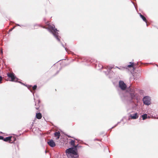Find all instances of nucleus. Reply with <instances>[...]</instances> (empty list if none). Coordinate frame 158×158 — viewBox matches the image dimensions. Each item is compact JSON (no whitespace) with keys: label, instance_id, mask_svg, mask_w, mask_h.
<instances>
[{"label":"nucleus","instance_id":"9b49d317","mask_svg":"<svg viewBox=\"0 0 158 158\" xmlns=\"http://www.w3.org/2000/svg\"><path fill=\"white\" fill-rule=\"evenodd\" d=\"M36 118L38 119H40L42 118L41 114L40 113H36Z\"/></svg>","mask_w":158,"mask_h":158},{"label":"nucleus","instance_id":"412c9836","mask_svg":"<svg viewBox=\"0 0 158 158\" xmlns=\"http://www.w3.org/2000/svg\"><path fill=\"white\" fill-rule=\"evenodd\" d=\"M62 46L64 47V48H65V50H66V51L68 53H70L68 51V49L66 48H65L64 46V45L63 44H62Z\"/></svg>","mask_w":158,"mask_h":158},{"label":"nucleus","instance_id":"9d476101","mask_svg":"<svg viewBox=\"0 0 158 158\" xmlns=\"http://www.w3.org/2000/svg\"><path fill=\"white\" fill-rule=\"evenodd\" d=\"M139 14L140 17L145 22L147 23V21L145 17H144L143 15L141 13H139Z\"/></svg>","mask_w":158,"mask_h":158},{"label":"nucleus","instance_id":"f8f14e48","mask_svg":"<svg viewBox=\"0 0 158 158\" xmlns=\"http://www.w3.org/2000/svg\"><path fill=\"white\" fill-rule=\"evenodd\" d=\"M116 68H118V69H121L120 68H118V67H116L115 68H114L113 67H111V66H109V67H108V70H107L108 73H109L110 71L112 69L114 68V69H115Z\"/></svg>","mask_w":158,"mask_h":158},{"label":"nucleus","instance_id":"bb28decb","mask_svg":"<svg viewBox=\"0 0 158 158\" xmlns=\"http://www.w3.org/2000/svg\"><path fill=\"white\" fill-rule=\"evenodd\" d=\"M30 91L31 92H32L33 93V95H34V92H33L32 90L31 89H30Z\"/></svg>","mask_w":158,"mask_h":158},{"label":"nucleus","instance_id":"7ed1b4c3","mask_svg":"<svg viewBox=\"0 0 158 158\" xmlns=\"http://www.w3.org/2000/svg\"><path fill=\"white\" fill-rule=\"evenodd\" d=\"M51 33H52L55 37L59 42L60 41V37L58 35V30L55 28L54 25L49 24L48 25V27L46 28Z\"/></svg>","mask_w":158,"mask_h":158},{"label":"nucleus","instance_id":"473e14b6","mask_svg":"<svg viewBox=\"0 0 158 158\" xmlns=\"http://www.w3.org/2000/svg\"><path fill=\"white\" fill-rule=\"evenodd\" d=\"M85 144L87 145H88V144H86V143H85Z\"/></svg>","mask_w":158,"mask_h":158},{"label":"nucleus","instance_id":"f03ea898","mask_svg":"<svg viewBox=\"0 0 158 158\" xmlns=\"http://www.w3.org/2000/svg\"><path fill=\"white\" fill-rule=\"evenodd\" d=\"M65 152L68 158H79V156L75 148H69L66 150Z\"/></svg>","mask_w":158,"mask_h":158},{"label":"nucleus","instance_id":"20e7f679","mask_svg":"<svg viewBox=\"0 0 158 158\" xmlns=\"http://www.w3.org/2000/svg\"><path fill=\"white\" fill-rule=\"evenodd\" d=\"M7 76L8 77L11 78V81L16 82H18V78L16 77L15 74L13 73H8L7 74Z\"/></svg>","mask_w":158,"mask_h":158},{"label":"nucleus","instance_id":"b1692460","mask_svg":"<svg viewBox=\"0 0 158 158\" xmlns=\"http://www.w3.org/2000/svg\"><path fill=\"white\" fill-rule=\"evenodd\" d=\"M0 53L1 54H2V53H3V51H2V49L0 50Z\"/></svg>","mask_w":158,"mask_h":158},{"label":"nucleus","instance_id":"aec40b11","mask_svg":"<svg viewBox=\"0 0 158 158\" xmlns=\"http://www.w3.org/2000/svg\"><path fill=\"white\" fill-rule=\"evenodd\" d=\"M15 26H14L12 28L10 29L9 31V32L12 31V30L15 28Z\"/></svg>","mask_w":158,"mask_h":158},{"label":"nucleus","instance_id":"7c9ffc66","mask_svg":"<svg viewBox=\"0 0 158 158\" xmlns=\"http://www.w3.org/2000/svg\"><path fill=\"white\" fill-rule=\"evenodd\" d=\"M68 137H69V138H71V136H68Z\"/></svg>","mask_w":158,"mask_h":158},{"label":"nucleus","instance_id":"4be33fe9","mask_svg":"<svg viewBox=\"0 0 158 158\" xmlns=\"http://www.w3.org/2000/svg\"><path fill=\"white\" fill-rule=\"evenodd\" d=\"M2 77L1 76H0V83H1V81L2 80Z\"/></svg>","mask_w":158,"mask_h":158},{"label":"nucleus","instance_id":"423d86ee","mask_svg":"<svg viewBox=\"0 0 158 158\" xmlns=\"http://www.w3.org/2000/svg\"><path fill=\"white\" fill-rule=\"evenodd\" d=\"M48 143L51 147H54L56 146L55 142L52 139H51L48 141Z\"/></svg>","mask_w":158,"mask_h":158},{"label":"nucleus","instance_id":"f3484780","mask_svg":"<svg viewBox=\"0 0 158 158\" xmlns=\"http://www.w3.org/2000/svg\"><path fill=\"white\" fill-rule=\"evenodd\" d=\"M123 120V119H122L121 120V121H120V122H118L114 126V127H112L111 128V129H112V128H114V127H116V126H117V125L118 124H119V123L121 122V121H122Z\"/></svg>","mask_w":158,"mask_h":158},{"label":"nucleus","instance_id":"f257e3e1","mask_svg":"<svg viewBox=\"0 0 158 158\" xmlns=\"http://www.w3.org/2000/svg\"><path fill=\"white\" fill-rule=\"evenodd\" d=\"M119 87L123 91V92L126 90L124 94L121 92L119 93L123 101L127 104L133 102L136 98V94L133 88L131 87L127 88L126 85L122 81H119Z\"/></svg>","mask_w":158,"mask_h":158},{"label":"nucleus","instance_id":"ddd939ff","mask_svg":"<svg viewBox=\"0 0 158 158\" xmlns=\"http://www.w3.org/2000/svg\"><path fill=\"white\" fill-rule=\"evenodd\" d=\"M70 141L69 142V144H71V145L73 146V147L74 146H75V141L72 139H70Z\"/></svg>","mask_w":158,"mask_h":158},{"label":"nucleus","instance_id":"1a4fd4ad","mask_svg":"<svg viewBox=\"0 0 158 158\" xmlns=\"http://www.w3.org/2000/svg\"><path fill=\"white\" fill-rule=\"evenodd\" d=\"M55 136L57 137V139H59L60 136V133L59 131L56 132L54 133Z\"/></svg>","mask_w":158,"mask_h":158},{"label":"nucleus","instance_id":"dca6fc26","mask_svg":"<svg viewBox=\"0 0 158 158\" xmlns=\"http://www.w3.org/2000/svg\"><path fill=\"white\" fill-rule=\"evenodd\" d=\"M134 64V63H132L131 64L128 65L127 67L129 68L132 67H133Z\"/></svg>","mask_w":158,"mask_h":158},{"label":"nucleus","instance_id":"6ab92c4d","mask_svg":"<svg viewBox=\"0 0 158 158\" xmlns=\"http://www.w3.org/2000/svg\"><path fill=\"white\" fill-rule=\"evenodd\" d=\"M79 147V146H78V144H77V145H75V146H74L73 147V148H76V150L77 151V147Z\"/></svg>","mask_w":158,"mask_h":158},{"label":"nucleus","instance_id":"cd10ccee","mask_svg":"<svg viewBox=\"0 0 158 158\" xmlns=\"http://www.w3.org/2000/svg\"><path fill=\"white\" fill-rule=\"evenodd\" d=\"M94 141H96V140H98V141L99 140L98 139H94Z\"/></svg>","mask_w":158,"mask_h":158},{"label":"nucleus","instance_id":"5701e85b","mask_svg":"<svg viewBox=\"0 0 158 158\" xmlns=\"http://www.w3.org/2000/svg\"><path fill=\"white\" fill-rule=\"evenodd\" d=\"M32 87V85H28V86L27 87L29 89H30V88L31 87Z\"/></svg>","mask_w":158,"mask_h":158},{"label":"nucleus","instance_id":"393cba45","mask_svg":"<svg viewBox=\"0 0 158 158\" xmlns=\"http://www.w3.org/2000/svg\"><path fill=\"white\" fill-rule=\"evenodd\" d=\"M15 24L16 25V26H20V27H21V26H23V25H20L19 24H16V23Z\"/></svg>","mask_w":158,"mask_h":158},{"label":"nucleus","instance_id":"72a5a7b5","mask_svg":"<svg viewBox=\"0 0 158 158\" xmlns=\"http://www.w3.org/2000/svg\"><path fill=\"white\" fill-rule=\"evenodd\" d=\"M36 25H34V26L35 27V26H36Z\"/></svg>","mask_w":158,"mask_h":158},{"label":"nucleus","instance_id":"2eb2a0df","mask_svg":"<svg viewBox=\"0 0 158 158\" xmlns=\"http://www.w3.org/2000/svg\"><path fill=\"white\" fill-rule=\"evenodd\" d=\"M136 75H135L134 76V79L135 80H137V79H138L140 77V73H139V75L138 76L136 77Z\"/></svg>","mask_w":158,"mask_h":158},{"label":"nucleus","instance_id":"0eeeda50","mask_svg":"<svg viewBox=\"0 0 158 158\" xmlns=\"http://www.w3.org/2000/svg\"><path fill=\"white\" fill-rule=\"evenodd\" d=\"M13 138L14 139H15L14 138H12L11 136H9L8 137H6L5 138H4L3 137V138L2 139V140H3L5 142H8V141L9 142H10L12 141L11 139Z\"/></svg>","mask_w":158,"mask_h":158},{"label":"nucleus","instance_id":"a878e982","mask_svg":"<svg viewBox=\"0 0 158 158\" xmlns=\"http://www.w3.org/2000/svg\"><path fill=\"white\" fill-rule=\"evenodd\" d=\"M3 137L1 136H0V139L2 140V139H3Z\"/></svg>","mask_w":158,"mask_h":158},{"label":"nucleus","instance_id":"c85d7f7f","mask_svg":"<svg viewBox=\"0 0 158 158\" xmlns=\"http://www.w3.org/2000/svg\"><path fill=\"white\" fill-rule=\"evenodd\" d=\"M39 108V107H35V108L37 110Z\"/></svg>","mask_w":158,"mask_h":158},{"label":"nucleus","instance_id":"6e6552de","mask_svg":"<svg viewBox=\"0 0 158 158\" xmlns=\"http://www.w3.org/2000/svg\"><path fill=\"white\" fill-rule=\"evenodd\" d=\"M130 116L132 119H136L138 118V114L137 113H135L134 114H131L130 115Z\"/></svg>","mask_w":158,"mask_h":158},{"label":"nucleus","instance_id":"a211bd4d","mask_svg":"<svg viewBox=\"0 0 158 158\" xmlns=\"http://www.w3.org/2000/svg\"><path fill=\"white\" fill-rule=\"evenodd\" d=\"M36 88H37V86L36 85H34L32 87V89L34 90H35L36 89Z\"/></svg>","mask_w":158,"mask_h":158},{"label":"nucleus","instance_id":"c756f323","mask_svg":"<svg viewBox=\"0 0 158 158\" xmlns=\"http://www.w3.org/2000/svg\"><path fill=\"white\" fill-rule=\"evenodd\" d=\"M18 82H19V83H20L22 84L23 85H24V84L23 83L21 82H19V81H18Z\"/></svg>","mask_w":158,"mask_h":158},{"label":"nucleus","instance_id":"39448f33","mask_svg":"<svg viewBox=\"0 0 158 158\" xmlns=\"http://www.w3.org/2000/svg\"><path fill=\"white\" fill-rule=\"evenodd\" d=\"M151 98L148 96H145L143 97V101L144 104L148 106L151 104Z\"/></svg>","mask_w":158,"mask_h":158},{"label":"nucleus","instance_id":"4468645a","mask_svg":"<svg viewBox=\"0 0 158 158\" xmlns=\"http://www.w3.org/2000/svg\"><path fill=\"white\" fill-rule=\"evenodd\" d=\"M148 115L147 114H144L141 116L142 119L143 120H145L147 118Z\"/></svg>","mask_w":158,"mask_h":158},{"label":"nucleus","instance_id":"2f4dec72","mask_svg":"<svg viewBox=\"0 0 158 158\" xmlns=\"http://www.w3.org/2000/svg\"><path fill=\"white\" fill-rule=\"evenodd\" d=\"M105 74H106V72H105Z\"/></svg>","mask_w":158,"mask_h":158}]
</instances>
